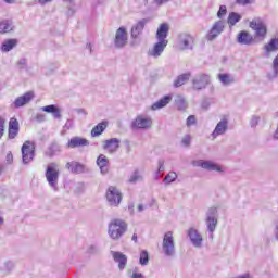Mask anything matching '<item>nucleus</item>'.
<instances>
[{"label": "nucleus", "mask_w": 278, "mask_h": 278, "mask_svg": "<svg viewBox=\"0 0 278 278\" xmlns=\"http://www.w3.org/2000/svg\"><path fill=\"white\" fill-rule=\"evenodd\" d=\"M225 31V21L218 20L215 22L210 30V36H220Z\"/></svg>", "instance_id": "nucleus-19"}, {"label": "nucleus", "mask_w": 278, "mask_h": 278, "mask_svg": "<svg viewBox=\"0 0 278 278\" xmlns=\"http://www.w3.org/2000/svg\"><path fill=\"white\" fill-rule=\"evenodd\" d=\"M106 201L112 207H118L123 201V193L114 186H110L106 190Z\"/></svg>", "instance_id": "nucleus-5"}, {"label": "nucleus", "mask_w": 278, "mask_h": 278, "mask_svg": "<svg viewBox=\"0 0 278 278\" xmlns=\"http://www.w3.org/2000/svg\"><path fill=\"white\" fill-rule=\"evenodd\" d=\"M166 47H168V39H166V36H159L156 43L149 50L148 55L151 58H160L162 53H164Z\"/></svg>", "instance_id": "nucleus-6"}, {"label": "nucleus", "mask_w": 278, "mask_h": 278, "mask_svg": "<svg viewBox=\"0 0 278 278\" xmlns=\"http://www.w3.org/2000/svg\"><path fill=\"white\" fill-rule=\"evenodd\" d=\"M168 24L163 23L160 25L157 31H156V36H168Z\"/></svg>", "instance_id": "nucleus-39"}, {"label": "nucleus", "mask_w": 278, "mask_h": 278, "mask_svg": "<svg viewBox=\"0 0 278 278\" xmlns=\"http://www.w3.org/2000/svg\"><path fill=\"white\" fill-rule=\"evenodd\" d=\"M255 0H236L238 5H249V3H253Z\"/></svg>", "instance_id": "nucleus-55"}, {"label": "nucleus", "mask_w": 278, "mask_h": 278, "mask_svg": "<svg viewBox=\"0 0 278 278\" xmlns=\"http://www.w3.org/2000/svg\"><path fill=\"white\" fill-rule=\"evenodd\" d=\"M176 108L178 110H186L188 108V104L186 103V99L181 96H177L175 99Z\"/></svg>", "instance_id": "nucleus-36"}, {"label": "nucleus", "mask_w": 278, "mask_h": 278, "mask_svg": "<svg viewBox=\"0 0 278 278\" xmlns=\"http://www.w3.org/2000/svg\"><path fill=\"white\" fill-rule=\"evenodd\" d=\"M144 177L140 173V170L136 169L129 177V184H138V181H142Z\"/></svg>", "instance_id": "nucleus-33"}, {"label": "nucleus", "mask_w": 278, "mask_h": 278, "mask_svg": "<svg viewBox=\"0 0 278 278\" xmlns=\"http://www.w3.org/2000/svg\"><path fill=\"white\" fill-rule=\"evenodd\" d=\"M42 112H47L48 114H53V118H62L61 111L54 104L43 106Z\"/></svg>", "instance_id": "nucleus-24"}, {"label": "nucleus", "mask_w": 278, "mask_h": 278, "mask_svg": "<svg viewBox=\"0 0 278 278\" xmlns=\"http://www.w3.org/2000/svg\"><path fill=\"white\" fill-rule=\"evenodd\" d=\"M188 237L195 249H201V247H203V236L199 233V230L190 228L188 230Z\"/></svg>", "instance_id": "nucleus-12"}, {"label": "nucleus", "mask_w": 278, "mask_h": 278, "mask_svg": "<svg viewBox=\"0 0 278 278\" xmlns=\"http://www.w3.org/2000/svg\"><path fill=\"white\" fill-rule=\"evenodd\" d=\"M78 114H84V115L86 116V114H88V113L86 112V110L79 109V110H78Z\"/></svg>", "instance_id": "nucleus-61"}, {"label": "nucleus", "mask_w": 278, "mask_h": 278, "mask_svg": "<svg viewBox=\"0 0 278 278\" xmlns=\"http://www.w3.org/2000/svg\"><path fill=\"white\" fill-rule=\"evenodd\" d=\"M127 45V36H116L114 39V46L117 49H122V47H125Z\"/></svg>", "instance_id": "nucleus-35"}, {"label": "nucleus", "mask_w": 278, "mask_h": 278, "mask_svg": "<svg viewBox=\"0 0 278 278\" xmlns=\"http://www.w3.org/2000/svg\"><path fill=\"white\" fill-rule=\"evenodd\" d=\"M17 66L18 68H25V66H27V59H20L17 61Z\"/></svg>", "instance_id": "nucleus-51"}, {"label": "nucleus", "mask_w": 278, "mask_h": 278, "mask_svg": "<svg viewBox=\"0 0 278 278\" xmlns=\"http://www.w3.org/2000/svg\"><path fill=\"white\" fill-rule=\"evenodd\" d=\"M191 76H192L191 73H185L179 75L174 81L175 88H179L184 86V84H186V81H188V79H190Z\"/></svg>", "instance_id": "nucleus-28"}, {"label": "nucleus", "mask_w": 278, "mask_h": 278, "mask_svg": "<svg viewBox=\"0 0 278 278\" xmlns=\"http://www.w3.org/2000/svg\"><path fill=\"white\" fill-rule=\"evenodd\" d=\"M51 1H53V0H38V3L40 5H47V3H51Z\"/></svg>", "instance_id": "nucleus-58"}, {"label": "nucleus", "mask_w": 278, "mask_h": 278, "mask_svg": "<svg viewBox=\"0 0 278 278\" xmlns=\"http://www.w3.org/2000/svg\"><path fill=\"white\" fill-rule=\"evenodd\" d=\"M149 23V20L143 18L138 21L132 27H131V36H140L142 31H144V25Z\"/></svg>", "instance_id": "nucleus-20"}, {"label": "nucleus", "mask_w": 278, "mask_h": 278, "mask_svg": "<svg viewBox=\"0 0 278 278\" xmlns=\"http://www.w3.org/2000/svg\"><path fill=\"white\" fill-rule=\"evenodd\" d=\"M34 146L31 144V141H26L22 146V162L23 164H29L34 161V157L36 155Z\"/></svg>", "instance_id": "nucleus-7"}, {"label": "nucleus", "mask_w": 278, "mask_h": 278, "mask_svg": "<svg viewBox=\"0 0 278 278\" xmlns=\"http://www.w3.org/2000/svg\"><path fill=\"white\" fill-rule=\"evenodd\" d=\"M131 278H144V276H142V274H136V273H134V274L131 275Z\"/></svg>", "instance_id": "nucleus-59"}, {"label": "nucleus", "mask_w": 278, "mask_h": 278, "mask_svg": "<svg viewBox=\"0 0 278 278\" xmlns=\"http://www.w3.org/2000/svg\"><path fill=\"white\" fill-rule=\"evenodd\" d=\"M108 128V124L105 122H101L91 130L92 138H97V136H101L103 131Z\"/></svg>", "instance_id": "nucleus-29"}, {"label": "nucleus", "mask_w": 278, "mask_h": 278, "mask_svg": "<svg viewBox=\"0 0 278 278\" xmlns=\"http://www.w3.org/2000/svg\"><path fill=\"white\" fill-rule=\"evenodd\" d=\"M218 79L223 86H231L236 83V77L231 74H218Z\"/></svg>", "instance_id": "nucleus-25"}, {"label": "nucleus", "mask_w": 278, "mask_h": 278, "mask_svg": "<svg viewBox=\"0 0 278 278\" xmlns=\"http://www.w3.org/2000/svg\"><path fill=\"white\" fill-rule=\"evenodd\" d=\"M90 142L86 138L73 137L66 143V149H77L79 147H88Z\"/></svg>", "instance_id": "nucleus-16"}, {"label": "nucleus", "mask_w": 278, "mask_h": 278, "mask_svg": "<svg viewBox=\"0 0 278 278\" xmlns=\"http://www.w3.org/2000/svg\"><path fill=\"white\" fill-rule=\"evenodd\" d=\"M273 68H274L275 75H278V55L273 61Z\"/></svg>", "instance_id": "nucleus-54"}, {"label": "nucleus", "mask_w": 278, "mask_h": 278, "mask_svg": "<svg viewBox=\"0 0 278 278\" xmlns=\"http://www.w3.org/2000/svg\"><path fill=\"white\" fill-rule=\"evenodd\" d=\"M164 173V160H159L157 162V172H156V178L160 177V174Z\"/></svg>", "instance_id": "nucleus-44"}, {"label": "nucleus", "mask_w": 278, "mask_h": 278, "mask_svg": "<svg viewBox=\"0 0 278 278\" xmlns=\"http://www.w3.org/2000/svg\"><path fill=\"white\" fill-rule=\"evenodd\" d=\"M162 251L165 257H175L176 249H175V237L173 236V231H167L163 236L162 242Z\"/></svg>", "instance_id": "nucleus-3"}, {"label": "nucleus", "mask_w": 278, "mask_h": 278, "mask_svg": "<svg viewBox=\"0 0 278 278\" xmlns=\"http://www.w3.org/2000/svg\"><path fill=\"white\" fill-rule=\"evenodd\" d=\"M18 129L20 128H9V138L10 140H14V138H16V136H18Z\"/></svg>", "instance_id": "nucleus-45"}, {"label": "nucleus", "mask_w": 278, "mask_h": 278, "mask_svg": "<svg viewBox=\"0 0 278 278\" xmlns=\"http://www.w3.org/2000/svg\"><path fill=\"white\" fill-rule=\"evenodd\" d=\"M210 105H211V102L208 99L203 100L201 103L202 110H210Z\"/></svg>", "instance_id": "nucleus-52"}, {"label": "nucleus", "mask_w": 278, "mask_h": 278, "mask_svg": "<svg viewBox=\"0 0 278 278\" xmlns=\"http://www.w3.org/2000/svg\"><path fill=\"white\" fill-rule=\"evenodd\" d=\"M177 180V173L175 172H169L165 178L163 179V184H165L166 186H168V184H173V181Z\"/></svg>", "instance_id": "nucleus-38"}, {"label": "nucleus", "mask_w": 278, "mask_h": 278, "mask_svg": "<svg viewBox=\"0 0 278 278\" xmlns=\"http://www.w3.org/2000/svg\"><path fill=\"white\" fill-rule=\"evenodd\" d=\"M127 231V223L123 219H112L109 224L108 233L112 240H121Z\"/></svg>", "instance_id": "nucleus-2"}, {"label": "nucleus", "mask_w": 278, "mask_h": 278, "mask_svg": "<svg viewBox=\"0 0 278 278\" xmlns=\"http://www.w3.org/2000/svg\"><path fill=\"white\" fill-rule=\"evenodd\" d=\"M205 225L210 233L216 231V227H218V208L216 206H212L206 211Z\"/></svg>", "instance_id": "nucleus-4"}, {"label": "nucleus", "mask_w": 278, "mask_h": 278, "mask_svg": "<svg viewBox=\"0 0 278 278\" xmlns=\"http://www.w3.org/2000/svg\"><path fill=\"white\" fill-rule=\"evenodd\" d=\"M10 31H12V24L7 20L0 22V34H10Z\"/></svg>", "instance_id": "nucleus-34"}, {"label": "nucleus", "mask_w": 278, "mask_h": 278, "mask_svg": "<svg viewBox=\"0 0 278 278\" xmlns=\"http://www.w3.org/2000/svg\"><path fill=\"white\" fill-rule=\"evenodd\" d=\"M242 21V15L237 12H230L227 17V23L230 27H233L237 23H240Z\"/></svg>", "instance_id": "nucleus-27"}, {"label": "nucleus", "mask_w": 278, "mask_h": 278, "mask_svg": "<svg viewBox=\"0 0 278 278\" xmlns=\"http://www.w3.org/2000/svg\"><path fill=\"white\" fill-rule=\"evenodd\" d=\"M111 255L114 262L118 264V269L125 270V268L127 267V255L123 254V252H116V251H111Z\"/></svg>", "instance_id": "nucleus-15"}, {"label": "nucleus", "mask_w": 278, "mask_h": 278, "mask_svg": "<svg viewBox=\"0 0 278 278\" xmlns=\"http://www.w3.org/2000/svg\"><path fill=\"white\" fill-rule=\"evenodd\" d=\"M275 238H276V240H278V225L276 226Z\"/></svg>", "instance_id": "nucleus-64"}, {"label": "nucleus", "mask_w": 278, "mask_h": 278, "mask_svg": "<svg viewBox=\"0 0 278 278\" xmlns=\"http://www.w3.org/2000/svg\"><path fill=\"white\" fill-rule=\"evenodd\" d=\"M264 51L267 56L278 51V37L270 39V41L264 46Z\"/></svg>", "instance_id": "nucleus-21"}, {"label": "nucleus", "mask_w": 278, "mask_h": 278, "mask_svg": "<svg viewBox=\"0 0 278 278\" xmlns=\"http://www.w3.org/2000/svg\"><path fill=\"white\" fill-rule=\"evenodd\" d=\"M137 210H138V212H144V205L139 204Z\"/></svg>", "instance_id": "nucleus-60"}, {"label": "nucleus", "mask_w": 278, "mask_h": 278, "mask_svg": "<svg viewBox=\"0 0 278 278\" xmlns=\"http://www.w3.org/2000/svg\"><path fill=\"white\" fill-rule=\"evenodd\" d=\"M132 241H134V242H138V235H137V233H134V235H132Z\"/></svg>", "instance_id": "nucleus-62"}, {"label": "nucleus", "mask_w": 278, "mask_h": 278, "mask_svg": "<svg viewBox=\"0 0 278 278\" xmlns=\"http://www.w3.org/2000/svg\"><path fill=\"white\" fill-rule=\"evenodd\" d=\"M97 166H99L101 175H108L110 172V160L105 154H100L97 159Z\"/></svg>", "instance_id": "nucleus-17"}, {"label": "nucleus", "mask_w": 278, "mask_h": 278, "mask_svg": "<svg viewBox=\"0 0 278 278\" xmlns=\"http://www.w3.org/2000/svg\"><path fill=\"white\" fill-rule=\"evenodd\" d=\"M5 162H7V164H9V165L14 162V155H13L11 152H8V153H7Z\"/></svg>", "instance_id": "nucleus-50"}, {"label": "nucleus", "mask_w": 278, "mask_h": 278, "mask_svg": "<svg viewBox=\"0 0 278 278\" xmlns=\"http://www.w3.org/2000/svg\"><path fill=\"white\" fill-rule=\"evenodd\" d=\"M139 264L141 266H147V264H149V252H147V250H143L140 253Z\"/></svg>", "instance_id": "nucleus-40"}, {"label": "nucleus", "mask_w": 278, "mask_h": 278, "mask_svg": "<svg viewBox=\"0 0 278 278\" xmlns=\"http://www.w3.org/2000/svg\"><path fill=\"white\" fill-rule=\"evenodd\" d=\"M191 140H192V139H191L190 135H186V136L182 138L181 142H182L184 147H190Z\"/></svg>", "instance_id": "nucleus-47"}, {"label": "nucleus", "mask_w": 278, "mask_h": 278, "mask_svg": "<svg viewBox=\"0 0 278 278\" xmlns=\"http://www.w3.org/2000/svg\"><path fill=\"white\" fill-rule=\"evenodd\" d=\"M87 49H89L90 53H92V43H87Z\"/></svg>", "instance_id": "nucleus-63"}, {"label": "nucleus", "mask_w": 278, "mask_h": 278, "mask_svg": "<svg viewBox=\"0 0 278 278\" xmlns=\"http://www.w3.org/2000/svg\"><path fill=\"white\" fill-rule=\"evenodd\" d=\"M194 166H199L200 168L208 172L225 173V167L218 165L213 161H197Z\"/></svg>", "instance_id": "nucleus-9"}, {"label": "nucleus", "mask_w": 278, "mask_h": 278, "mask_svg": "<svg viewBox=\"0 0 278 278\" xmlns=\"http://www.w3.org/2000/svg\"><path fill=\"white\" fill-rule=\"evenodd\" d=\"M227 129H229V121L227 118H223L217 123L215 129L211 134L213 140H216L217 136H225V134H227Z\"/></svg>", "instance_id": "nucleus-11"}, {"label": "nucleus", "mask_w": 278, "mask_h": 278, "mask_svg": "<svg viewBox=\"0 0 278 278\" xmlns=\"http://www.w3.org/2000/svg\"><path fill=\"white\" fill-rule=\"evenodd\" d=\"M170 101H173V97L165 96L159 101H156L154 104H152V110H162V108H166Z\"/></svg>", "instance_id": "nucleus-23"}, {"label": "nucleus", "mask_w": 278, "mask_h": 278, "mask_svg": "<svg viewBox=\"0 0 278 278\" xmlns=\"http://www.w3.org/2000/svg\"><path fill=\"white\" fill-rule=\"evenodd\" d=\"M210 86V75L199 74L192 79L193 90H203Z\"/></svg>", "instance_id": "nucleus-10"}, {"label": "nucleus", "mask_w": 278, "mask_h": 278, "mask_svg": "<svg viewBox=\"0 0 278 278\" xmlns=\"http://www.w3.org/2000/svg\"><path fill=\"white\" fill-rule=\"evenodd\" d=\"M86 253L88 255H99L101 253V248L98 244H90L88 245Z\"/></svg>", "instance_id": "nucleus-37"}, {"label": "nucleus", "mask_w": 278, "mask_h": 278, "mask_svg": "<svg viewBox=\"0 0 278 278\" xmlns=\"http://www.w3.org/2000/svg\"><path fill=\"white\" fill-rule=\"evenodd\" d=\"M45 177L52 190L58 192V181H60V165L55 162L48 164L45 173Z\"/></svg>", "instance_id": "nucleus-1"}, {"label": "nucleus", "mask_w": 278, "mask_h": 278, "mask_svg": "<svg viewBox=\"0 0 278 278\" xmlns=\"http://www.w3.org/2000/svg\"><path fill=\"white\" fill-rule=\"evenodd\" d=\"M75 123L73 122V119H67L65 125H64V129H73Z\"/></svg>", "instance_id": "nucleus-56"}, {"label": "nucleus", "mask_w": 278, "mask_h": 278, "mask_svg": "<svg viewBox=\"0 0 278 278\" xmlns=\"http://www.w3.org/2000/svg\"><path fill=\"white\" fill-rule=\"evenodd\" d=\"M18 45V39H7L2 42L1 51L3 53H9V51H12L16 46Z\"/></svg>", "instance_id": "nucleus-22"}, {"label": "nucleus", "mask_w": 278, "mask_h": 278, "mask_svg": "<svg viewBox=\"0 0 278 278\" xmlns=\"http://www.w3.org/2000/svg\"><path fill=\"white\" fill-rule=\"evenodd\" d=\"M170 0H153L154 5H157V8H162V5H165V3H168Z\"/></svg>", "instance_id": "nucleus-53"}, {"label": "nucleus", "mask_w": 278, "mask_h": 278, "mask_svg": "<svg viewBox=\"0 0 278 278\" xmlns=\"http://www.w3.org/2000/svg\"><path fill=\"white\" fill-rule=\"evenodd\" d=\"M178 49H180L181 51H184L185 49H192V37L181 39L178 42Z\"/></svg>", "instance_id": "nucleus-32"}, {"label": "nucleus", "mask_w": 278, "mask_h": 278, "mask_svg": "<svg viewBox=\"0 0 278 278\" xmlns=\"http://www.w3.org/2000/svg\"><path fill=\"white\" fill-rule=\"evenodd\" d=\"M258 123H260V117H257V116L252 117V119H251V126L252 127H256V125Z\"/></svg>", "instance_id": "nucleus-57"}, {"label": "nucleus", "mask_w": 278, "mask_h": 278, "mask_svg": "<svg viewBox=\"0 0 278 278\" xmlns=\"http://www.w3.org/2000/svg\"><path fill=\"white\" fill-rule=\"evenodd\" d=\"M14 262L13 261H5L4 262V269L8 271V273H12V270H14Z\"/></svg>", "instance_id": "nucleus-43"}, {"label": "nucleus", "mask_w": 278, "mask_h": 278, "mask_svg": "<svg viewBox=\"0 0 278 278\" xmlns=\"http://www.w3.org/2000/svg\"><path fill=\"white\" fill-rule=\"evenodd\" d=\"M153 119L144 115H138L131 123V129H151Z\"/></svg>", "instance_id": "nucleus-8"}, {"label": "nucleus", "mask_w": 278, "mask_h": 278, "mask_svg": "<svg viewBox=\"0 0 278 278\" xmlns=\"http://www.w3.org/2000/svg\"><path fill=\"white\" fill-rule=\"evenodd\" d=\"M66 168L70 169L71 173H84V165H81L79 162H68L66 164Z\"/></svg>", "instance_id": "nucleus-26"}, {"label": "nucleus", "mask_w": 278, "mask_h": 278, "mask_svg": "<svg viewBox=\"0 0 278 278\" xmlns=\"http://www.w3.org/2000/svg\"><path fill=\"white\" fill-rule=\"evenodd\" d=\"M31 99H34V92L28 91L24 96L18 97L14 101V108H23V105H27V103H29V101H31Z\"/></svg>", "instance_id": "nucleus-18"}, {"label": "nucleus", "mask_w": 278, "mask_h": 278, "mask_svg": "<svg viewBox=\"0 0 278 278\" xmlns=\"http://www.w3.org/2000/svg\"><path fill=\"white\" fill-rule=\"evenodd\" d=\"M5 121L0 117V140L3 138V132L5 131Z\"/></svg>", "instance_id": "nucleus-48"}, {"label": "nucleus", "mask_w": 278, "mask_h": 278, "mask_svg": "<svg viewBox=\"0 0 278 278\" xmlns=\"http://www.w3.org/2000/svg\"><path fill=\"white\" fill-rule=\"evenodd\" d=\"M9 129H20L18 119L16 117H12L9 122Z\"/></svg>", "instance_id": "nucleus-42"}, {"label": "nucleus", "mask_w": 278, "mask_h": 278, "mask_svg": "<svg viewBox=\"0 0 278 278\" xmlns=\"http://www.w3.org/2000/svg\"><path fill=\"white\" fill-rule=\"evenodd\" d=\"M225 16H227V5H220L217 12V18L223 20Z\"/></svg>", "instance_id": "nucleus-41"}, {"label": "nucleus", "mask_w": 278, "mask_h": 278, "mask_svg": "<svg viewBox=\"0 0 278 278\" xmlns=\"http://www.w3.org/2000/svg\"><path fill=\"white\" fill-rule=\"evenodd\" d=\"M186 125L187 127H192V125H197V117L194 115H190L187 118Z\"/></svg>", "instance_id": "nucleus-46"}, {"label": "nucleus", "mask_w": 278, "mask_h": 278, "mask_svg": "<svg viewBox=\"0 0 278 278\" xmlns=\"http://www.w3.org/2000/svg\"><path fill=\"white\" fill-rule=\"evenodd\" d=\"M250 27L256 31V36H266V24L260 18L252 20L250 22Z\"/></svg>", "instance_id": "nucleus-13"}, {"label": "nucleus", "mask_w": 278, "mask_h": 278, "mask_svg": "<svg viewBox=\"0 0 278 278\" xmlns=\"http://www.w3.org/2000/svg\"><path fill=\"white\" fill-rule=\"evenodd\" d=\"M121 148V140L117 138H111L104 141L103 149L108 153H116Z\"/></svg>", "instance_id": "nucleus-14"}, {"label": "nucleus", "mask_w": 278, "mask_h": 278, "mask_svg": "<svg viewBox=\"0 0 278 278\" xmlns=\"http://www.w3.org/2000/svg\"><path fill=\"white\" fill-rule=\"evenodd\" d=\"M115 36H127V28L125 26L119 27Z\"/></svg>", "instance_id": "nucleus-49"}, {"label": "nucleus", "mask_w": 278, "mask_h": 278, "mask_svg": "<svg viewBox=\"0 0 278 278\" xmlns=\"http://www.w3.org/2000/svg\"><path fill=\"white\" fill-rule=\"evenodd\" d=\"M58 153H62V148L58 143H52L46 152L48 157H53V155H58Z\"/></svg>", "instance_id": "nucleus-31"}, {"label": "nucleus", "mask_w": 278, "mask_h": 278, "mask_svg": "<svg viewBox=\"0 0 278 278\" xmlns=\"http://www.w3.org/2000/svg\"><path fill=\"white\" fill-rule=\"evenodd\" d=\"M237 42L239 45H255L257 43V39L251 36H238Z\"/></svg>", "instance_id": "nucleus-30"}]
</instances>
